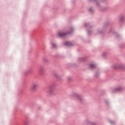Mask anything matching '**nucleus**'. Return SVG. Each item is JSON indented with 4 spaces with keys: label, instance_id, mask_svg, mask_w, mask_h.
Here are the masks:
<instances>
[{
    "label": "nucleus",
    "instance_id": "obj_1",
    "mask_svg": "<svg viewBox=\"0 0 125 125\" xmlns=\"http://www.w3.org/2000/svg\"><path fill=\"white\" fill-rule=\"evenodd\" d=\"M37 88H38V84L33 83L30 87V91L34 92L37 90Z\"/></svg>",
    "mask_w": 125,
    "mask_h": 125
},
{
    "label": "nucleus",
    "instance_id": "obj_2",
    "mask_svg": "<svg viewBox=\"0 0 125 125\" xmlns=\"http://www.w3.org/2000/svg\"><path fill=\"white\" fill-rule=\"evenodd\" d=\"M65 35H66V33H64L63 32H59L58 33V36L61 37H64V36H65Z\"/></svg>",
    "mask_w": 125,
    "mask_h": 125
},
{
    "label": "nucleus",
    "instance_id": "obj_3",
    "mask_svg": "<svg viewBox=\"0 0 125 125\" xmlns=\"http://www.w3.org/2000/svg\"><path fill=\"white\" fill-rule=\"evenodd\" d=\"M51 44L52 48H55L56 47V44L55 43L52 42Z\"/></svg>",
    "mask_w": 125,
    "mask_h": 125
},
{
    "label": "nucleus",
    "instance_id": "obj_4",
    "mask_svg": "<svg viewBox=\"0 0 125 125\" xmlns=\"http://www.w3.org/2000/svg\"><path fill=\"white\" fill-rule=\"evenodd\" d=\"M65 45H68V46L72 45V43H71L70 42H66L65 43Z\"/></svg>",
    "mask_w": 125,
    "mask_h": 125
},
{
    "label": "nucleus",
    "instance_id": "obj_5",
    "mask_svg": "<svg viewBox=\"0 0 125 125\" xmlns=\"http://www.w3.org/2000/svg\"><path fill=\"white\" fill-rule=\"evenodd\" d=\"M90 67L92 68H95V65L94 64H91L90 65Z\"/></svg>",
    "mask_w": 125,
    "mask_h": 125
},
{
    "label": "nucleus",
    "instance_id": "obj_6",
    "mask_svg": "<svg viewBox=\"0 0 125 125\" xmlns=\"http://www.w3.org/2000/svg\"><path fill=\"white\" fill-rule=\"evenodd\" d=\"M67 80H68V81H70V80H71V77H68V78H67Z\"/></svg>",
    "mask_w": 125,
    "mask_h": 125
}]
</instances>
